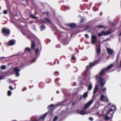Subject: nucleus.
I'll return each mask as SVG.
<instances>
[{
    "mask_svg": "<svg viewBox=\"0 0 121 121\" xmlns=\"http://www.w3.org/2000/svg\"><path fill=\"white\" fill-rule=\"evenodd\" d=\"M113 66V65L112 64L106 68L102 70L100 73L96 76V78L99 81L101 86H103L105 83V82L104 80L100 76L105 74L107 71L112 68Z\"/></svg>",
    "mask_w": 121,
    "mask_h": 121,
    "instance_id": "1",
    "label": "nucleus"
},
{
    "mask_svg": "<svg viewBox=\"0 0 121 121\" xmlns=\"http://www.w3.org/2000/svg\"><path fill=\"white\" fill-rule=\"evenodd\" d=\"M89 106H84V107L81 110H78L77 111V112L78 114L82 115H84L87 114L86 110Z\"/></svg>",
    "mask_w": 121,
    "mask_h": 121,
    "instance_id": "2",
    "label": "nucleus"
},
{
    "mask_svg": "<svg viewBox=\"0 0 121 121\" xmlns=\"http://www.w3.org/2000/svg\"><path fill=\"white\" fill-rule=\"evenodd\" d=\"M111 32V30H109L106 32L103 31L98 33V35L99 36H101L103 35H106L110 34Z\"/></svg>",
    "mask_w": 121,
    "mask_h": 121,
    "instance_id": "3",
    "label": "nucleus"
},
{
    "mask_svg": "<svg viewBox=\"0 0 121 121\" xmlns=\"http://www.w3.org/2000/svg\"><path fill=\"white\" fill-rule=\"evenodd\" d=\"M2 32L5 36H7L9 35L10 31L8 29L4 28L2 29Z\"/></svg>",
    "mask_w": 121,
    "mask_h": 121,
    "instance_id": "4",
    "label": "nucleus"
},
{
    "mask_svg": "<svg viewBox=\"0 0 121 121\" xmlns=\"http://www.w3.org/2000/svg\"><path fill=\"white\" fill-rule=\"evenodd\" d=\"M97 40L96 37L94 35H93L91 37V42L92 44H94L97 42Z\"/></svg>",
    "mask_w": 121,
    "mask_h": 121,
    "instance_id": "5",
    "label": "nucleus"
},
{
    "mask_svg": "<svg viewBox=\"0 0 121 121\" xmlns=\"http://www.w3.org/2000/svg\"><path fill=\"white\" fill-rule=\"evenodd\" d=\"M98 62V60H96L93 63L90 64L89 66H87L86 68V69L90 68L92 67L97 64Z\"/></svg>",
    "mask_w": 121,
    "mask_h": 121,
    "instance_id": "6",
    "label": "nucleus"
},
{
    "mask_svg": "<svg viewBox=\"0 0 121 121\" xmlns=\"http://www.w3.org/2000/svg\"><path fill=\"white\" fill-rule=\"evenodd\" d=\"M114 113V112H112V113L111 114V117H109L108 116V114H109V112H108L106 114L105 116V119L106 120H108L110 119V118H112V116L113 115V114Z\"/></svg>",
    "mask_w": 121,
    "mask_h": 121,
    "instance_id": "7",
    "label": "nucleus"
},
{
    "mask_svg": "<svg viewBox=\"0 0 121 121\" xmlns=\"http://www.w3.org/2000/svg\"><path fill=\"white\" fill-rule=\"evenodd\" d=\"M100 99L102 101H107L108 100L107 97L106 96H104L103 95H102L100 97Z\"/></svg>",
    "mask_w": 121,
    "mask_h": 121,
    "instance_id": "8",
    "label": "nucleus"
},
{
    "mask_svg": "<svg viewBox=\"0 0 121 121\" xmlns=\"http://www.w3.org/2000/svg\"><path fill=\"white\" fill-rule=\"evenodd\" d=\"M15 40H11L9 41L7 45L9 46H12L15 44Z\"/></svg>",
    "mask_w": 121,
    "mask_h": 121,
    "instance_id": "9",
    "label": "nucleus"
},
{
    "mask_svg": "<svg viewBox=\"0 0 121 121\" xmlns=\"http://www.w3.org/2000/svg\"><path fill=\"white\" fill-rule=\"evenodd\" d=\"M48 114V112H47L43 114V115L41 116L39 119V120L41 121V120L44 119V118L46 117Z\"/></svg>",
    "mask_w": 121,
    "mask_h": 121,
    "instance_id": "10",
    "label": "nucleus"
},
{
    "mask_svg": "<svg viewBox=\"0 0 121 121\" xmlns=\"http://www.w3.org/2000/svg\"><path fill=\"white\" fill-rule=\"evenodd\" d=\"M107 50L108 53L109 55H112L113 52V51L109 48H107Z\"/></svg>",
    "mask_w": 121,
    "mask_h": 121,
    "instance_id": "11",
    "label": "nucleus"
},
{
    "mask_svg": "<svg viewBox=\"0 0 121 121\" xmlns=\"http://www.w3.org/2000/svg\"><path fill=\"white\" fill-rule=\"evenodd\" d=\"M14 70L16 76L17 77L19 75L18 72L20 70L17 68H15L14 69Z\"/></svg>",
    "mask_w": 121,
    "mask_h": 121,
    "instance_id": "12",
    "label": "nucleus"
},
{
    "mask_svg": "<svg viewBox=\"0 0 121 121\" xmlns=\"http://www.w3.org/2000/svg\"><path fill=\"white\" fill-rule=\"evenodd\" d=\"M99 86L98 84L96 85L94 90L93 94H94L96 93L98 90Z\"/></svg>",
    "mask_w": 121,
    "mask_h": 121,
    "instance_id": "13",
    "label": "nucleus"
},
{
    "mask_svg": "<svg viewBox=\"0 0 121 121\" xmlns=\"http://www.w3.org/2000/svg\"><path fill=\"white\" fill-rule=\"evenodd\" d=\"M93 101L94 100L93 99H92L91 100L87 103L86 104L85 106H90L93 103Z\"/></svg>",
    "mask_w": 121,
    "mask_h": 121,
    "instance_id": "14",
    "label": "nucleus"
},
{
    "mask_svg": "<svg viewBox=\"0 0 121 121\" xmlns=\"http://www.w3.org/2000/svg\"><path fill=\"white\" fill-rule=\"evenodd\" d=\"M88 92H86L84 93L83 96H82L84 98H85L87 97L88 96Z\"/></svg>",
    "mask_w": 121,
    "mask_h": 121,
    "instance_id": "15",
    "label": "nucleus"
},
{
    "mask_svg": "<svg viewBox=\"0 0 121 121\" xmlns=\"http://www.w3.org/2000/svg\"><path fill=\"white\" fill-rule=\"evenodd\" d=\"M70 26L71 28H73L75 27L76 26L75 24L72 23L70 24L69 25Z\"/></svg>",
    "mask_w": 121,
    "mask_h": 121,
    "instance_id": "16",
    "label": "nucleus"
},
{
    "mask_svg": "<svg viewBox=\"0 0 121 121\" xmlns=\"http://www.w3.org/2000/svg\"><path fill=\"white\" fill-rule=\"evenodd\" d=\"M92 87V85L91 83L88 86V90L89 91L91 90Z\"/></svg>",
    "mask_w": 121,
    "mask_h": 121,
    "instance_id": "17",
    "label": "nucleus"
},
{
    "mask_svg": "<svg viewBox=\"0 0 121 121\" xmlns=\"http://www.w3.org/2000/svg\"><path fill=\"white\" fill-rule=\"evenodd\" d=\"M100 46H99L98 49H96L97 53L98 54H99L100 51Z\"/></svg>",
    "mask_w": 121,
    "mask_h": 121,
    "instance_id": "18",
    "label": "nucleus"
},
{
    "mask_svg": "<svg viewBox=\"0 0 121 121\" xmlns=\"http://www.w3.org/2000/svg\"><path fill=\"white\" fill-rule=\"evenodd\" d=\"M35 47V45L34 41H32L31 42V48L32 49H34Z\"/></svg>",
    "mask_w": 121,
    "mask_h": 121,
    "instance_id": "19",
    "label": "nucleus"
},
{
    "mask_svg": "<svg viewBox=\"0 0 121 121\" xmlns=\"http://www.w3.org/2000/svg\"><path fill=\"white\" fill-rule=\"evenodd\" d=\"M64 102V101H63L60 103H58L57 104H56V106H60V105H63V103Z\"/></svg>",
    "mask_w": 121,
    "mask_h": 121,
    "instance_id": "20",
    "label": "nucleus"
},
{
    "mask_svg": "<svg viewBox=\"0 0 121 121\" xmlns=\"http://www.w3.org/2000/svg\"><path fill=\"white\" fill-rule=\"evenodd\" d=\"M98 27L99 28H103L104 29H105L106 28V27L105 26H102V25H99L98 26Z\"/></svg>",
    "mask_w": 121,
    "mask_h": 121,
    "instance_id": "21",
    "label": "nucleus"
},
{
    "mask_svg": "<svg viewBox=\"0 0 121 121\" xmlns=\"http://www.w3.org/2000/svg\"><path fill=\"white\" fill-rule=\"evenodd\" d=\"M25 51L26 52H30V50L29 48H27L25 49Z\"/></svg>",
    "mask_w": 121,
    "mask_h": 121,
    "instance_id": "22",
    "label": "nucleus"
},
{
    "mask_svg": "<svg viewBox=\"0 0 121 121\" xmlns=\"http://www.w3.org/2000/svg\"><path fill=\"white\" fill-rule=\"evenodd\" d=\"M30 17L33 19L37 18V17L33 15H30Z\"/></svg>",
    "mask_w": 121,
    "mask_h": 121,
    "instance_id": "23",
    "label": "nucleus"
},
{
    "mask_svg": "<svg viewBox=\"0 0 121 121\" xmlns=\"http://www.w3.org/2000/svg\"><path fill=\"white\" fill-rule=\"evenodd\" d=\"M58 117L57 116H55L52 121H56L58 119Z\"/></svg>",
    "mask_w": 121,
    "mask_h": 121,
    "instance_id": "24",
    "label": "nucleus"
},
{
    "mask_svg": "<svg viewBox=\"0 0 121 121\" xmlns=\"http://www.w3.org/2000/svg\"><path fill=\"white\" fill-rule=\"evenodd\" d=\"M1 68L2 69H4L6 68V66H5L2 65L1 66Z\"/></svg>",
    "mask_w": 121,
    "mask_h": 121,
    "instance_id": "25",
    "label": "nucleus"
},
{
    "mask_svg": "<svg viewBox=\"0 0 121 121\" xmlns=\"http://www.w3.org/2000/svg\"><path fill=\"white\" fill-rule=\"evenodd\" d=\"M8 95L9 96H10L11 95L12 92L11 91H9L8 93Z\"/></svg>",
    "mask_w": 121,
    "mask_h": 121,
    "instance_id": "26",
    "label": "nucleus"
},
{
    "mask_svg": "<svg viewBox=\"0 0 121 121\" xmlns=\"http://www.w3.org/2000/svg\"><path fill=\"white\" fill-rule=\"evenodd\" d=\"M35 53L36 54H37L39 52V49H36L35 50Z\"/></svg>",
    "mask_w": 121,
    "mask_h": 121,
    "instance_id": "27",
    "label": "nucleus"
},
{
    "mask_svg": "<svg viewBox=\"0 0 121 121\" xmlns=\"http://www.w3.org/2000/svg\"><path fill=\"white\" fill-rule=\"evenodd\" d=\"M45 28V26L44 25H42L41 26V29L42 30H43Z\"/></svg>",
    "mask_w": 121,
    "mask_h": 121,
    "instance_id": "28",
    "label": "nucleus"
},
{
    "mask_svg": "<svg viewBox=\"0 0 121 121\" xmlns=\"http://www.w3.org/2000/svg\"><path fill=\"white\" fill-rule=\"evenodd\" d=\"M106 88L104 87V88H103L101 90L105 92L106 91Z\"/></svg>",
    "mask_w": 121,
    "mask_h": 121,
    "instance_id": "29",
    "label": "nucleus"
},
{
    "mask_svg": "<svg viewBox=\"0 0 121 121\" xmlns=\"http://www.w3.org/2000/svg\"><path fill=\"white\" fill-rule=\"evenodd\" d=\"M89 120L91 121H92L93 120V118L91 117H89Z\"/></svg>",
    "mask_w": 121,
    "mask_h": 121,
    "instance_id": "30",
    "label": "nucleus"
},
{
    "mask_svg": "<svg viewBox=\"0 0 121 121\" xmlns=\"http://www.w3.org/2000/svg\"><path fill=\"white\" fill-rule=\"evenodd\" d=\"M45 20H46V21H45V22H50V21L48 19L46 18L45 19Z\"/></svg>",
    "mask_w": 121,
    "mask_h": 121,
    "instance_id": "31",
    "label": "nucleus"
},
{
    "mask_svg": "<svg viewBox=\"0 0 121 121\" xmlns=\"http://www.w3.org/2000/svg\"><path fill=\"white\" fill-rule=\"evenodd\" d=\"M85 36L86 38H89L88 35L87 34H86L85 35Z\"/></svg>",
    "mask_w": 121,
    "mask_h": 121,
    "instance_id": "32",
    "label": "nucleus"
},
{
    "mask_svg": "<svg viewBox=\"0 0 121 121\" xmlns=\"http://www.w3.org/2000/svg\"><path fill=\"white\" fill-rule=\"evenodd\" d=\"M113 111V110L112 109V108H110L109 109V111L108 112H112Z\"/></svg>",
    "mask_w": 121,
    "mask_h": 121,
    "instance_id": "33",
    "label": "nucleus"
},
{
    "mask_svg": "<svg viewBox=\"0 0 121 121\" xmlns=\"http://www.w3.org/2000/svg\"><path fill=\"white\" fill-rule=\"evenodd\" d=\"M4 77L3 76H0V80L3 79Z\"/></svg>",
    "mask_w": 121,
    "mask_h": 121,
    "instance_id": "34",
    "label": "nucleus"
},
{
    "mask_svg": "<svg viewBox=\"0 0 121 121\" xmlns=\"http://www.w3.org/2000/svg\"><path fill=\"white\" fill-rule=\"evenodd\" d=\"M3 13L4 14H6L7 13V11L6 10H5L4 11Z\"/></svg>",
    "mask_w": 121,
    "mask_h": 121,
    "instance_id": "35",
    "label": "nucleus"
},
{
    "mask_svg": "<svg viewBox=\"0 0 121 121\" xmlns=\"http://www.w3.org/2000/svg\"><path fill=\"white\" fill-rule=\"evenodd\" d=\"M9 88L11 90H13V88L11 86H9Z\"/></svg>",
    "mask_w": 121,
    "mask_h": 121,
    "instance_id": "36",
    "label": "nucleus"
},
{
    "mask_svg": "<svg viewBox=\"0 0 121 121\" xmlns=\"http://www.w3.org/2000/svg\"><path fill=\"white\" fill-rule=\"evenodd\" d=\"M82 97H83V96H81L80 97V98L79 99L80 100H81L82 99Z\"/></svg>",
    "mask_w": 121,
    "mask_h": 121,
    "instance_id": "37",
    "label": "nucleus"
},
{
    "mask_svg": "<svg viewBox=\"0 0 121 121\" xmlns=\"http://www.w3.org/2000/svg\"><path fill=\"white\" fill-rule=\"evenodd\" d=\"M75 57H74V56H73L72 57V59L73 60H74L75 59Z\"/></svg>",
    "mask_w": 121,
    "mask_h": 121,
    "instance_id": "38",
    "label": "nucleus"
},
{
    "mask_svg": "<svg viewBox=\"0 0 121 121\" xmlns=\"http://www.w3.org/2000/svg\"><path fill=\"white\" fill-rule=\"evenodd\" d=\"M48 12L45 13H44V14H46L47 15H48Z\"/></svg>",
    "mask_w": 121,
    "mask_h": 121,
    "instance_id": "39",
    "label": "nucleus"
},
{
    "mask_svg": "<svg viewBox=\"0 0 121 121\" xmlns=\"http://www.w3.org/2000/svg\"><path fill=\"white\" fill-rule=\"evenodd\" d=\"M84 21V20L83 19H82L81 20L80 22H82L83 21Z\"/></svg>",
    "mask_w": 121,
    "mask_h": 121,
    "instance_id": "40",
    "label": "nucleus"
},
{
    "mask_svg": "<svg viewBox=\"0 0 121 121\" xmlns=\"http://www.w3.org/2000/svg\"><path fill=\"white\" fill-rule=\"evenodd\" d=\"M119 36L121 38V33L119 35Z\"/></svg>",
    "mask_w": 121,
    "mask_h": 121,
    "instance_id": "41",
    "label": "nucleus"
},
{
    "mask_svg": "<svg viewBox=\"0 0 121 121\" xmlns=\"http://www.w3.org/2000/svg\"><path fill=\"white\" fill-rule=\"evenodd\" d=\"M49 106H54V105L53 104H51V105H50Z\"/></svg>",
    "mask_w": 121,
    "mask_h": 121,
    "instance_id": "42",
    "label": "nucleus"
},
{
    "mask_svg": "<svg viewBox=\"0 0 121 121\" xmlns=\"http://www.w3.org/2000/svg\"><path fill=\"white\" fill-rule=\"evenodd\" d=\"M56 93L57 94H58L59 93V91H57L56 92Z\"/></svg>",
    "mask_w": 121,
    "mask_h": 121,
    "instance_id": "43",
    "label": "nucleus"
},
{
    "mask_svg": "<svg viewBox=\"0 0 121 121\" xmlns=\"http://www.w3.org/2000/svg\"><path fill=\"white\" fill-rule=\"evenodd\" d=\"M54 106H48V108H49L50 107H51V108H52Z\"/></svg>",
    "mask_w": 121,
    "mask_h": 121,
    "instance_id": "44",
    "label": "nucleus"
},
{
    "mask_svg": "<svg viewBox=\"0 0 121 121\" xmlns=\"http://www.w3.org/2000/svg\"><path fill=\"white\" fill-rule=\"evenodd\" d=\"M26 88H25L24 89L22 90V91H23L24 90H26Z\"/></svg>",
    "mask_w": 121,
    "mask_h": 121,
    "instance_id": "45",
    "label": "nucleus"
},
{
    "mask_svg": "<svg viewBox=\"0 0 121 121\" xmlns=\"http://www.w3.org/2000/svg\"><path fill=\"white\" fill-rule=\"evenodd\" d=\"M56 73H58V72H56L55 73V74H56Z\"/></svg>",
    "mask_w": 121,
    "mask_h": 121,
    "instance_id": "46",
    "label": "nucleus"
},
{
    "mask_svg": "<svg viewBox=\"0 0 121 121\" xmlns=\"http://www.w3.org/2000/svg\"><path fill=\"white\" fill-rule=\"evenodd\" d=\"M112 107H114V108H115V107L116 106H112Z\"/></svg>",
    "mask_w": 121,
    "mask_h": 121,
    "instance_id": "47",
    "label": "nucleus"
},
{
    "mask_svg": "<svg viewBox=\"0 0 121 121\" xmlns=\"http://www.w3.org/2000/svg\"><path fill=\"white\" fill-rule=\"evenodd\" d=\"M120 65H121V61L120 62Z\"/></svg>",
    "mask_w": 121,
    "mask_h": 121,
    "instance_id": "48",
    "label": "nucleus"
},
{
    "mask_svg": "<svg viewBox=\"0 0 121 121\" xmlns=\"http://www.w3.org/2000/svg\"><path fill=\"white\" fill-rule=\"evenodd\" d=\"M102 15V13H100V15Z\"/></svg>",
    "mask_w": 121,
    "mask_h": 121,
    "instance_id": "49",
    "label": "nucleus"
},
{
    "mask_svg": "<svg viewBox=\"0 0 121 121\" xmlns=\"http://www.w3.org/2000/svg\"><path fill=\"white\" fill-rule=\"evenodd\" d=\"M98 104L99 103V102H98V103H97V104H98Z\"/></svg>",
    "mask_w": 121,
    "mask_h": 121,
    "instance_id": "50",
    "label": "nucleus"
},
{
    "mask_svg": "<svg viewBox=\"0 0 121 121\" xmlns=\"http://www.w3.org/2000/svg\"><path fill=\"white\" fill-rule=\"evenodd\" d=\"M111 105L110 104H109V105Z\"/></svg>",
    "mask_w": 121,
    "mask_h": 121,
    "instance_id": "51",
    "label": "nucleus"
},
{
    "mask_svg": "<svg viewBox=\"0 0 121 121\" xmlns=\"http://www.w3.org/2000/svg\"><path fill=\"white\" fill-rule=\"evenodd\" d=\"M108 116H109V115H108Z\"/></svg>",
    "mask_w": 121,
    "mask_h": 121,
    "instance_id": "52",
    "label": "nucleus"
}]
</instances>
